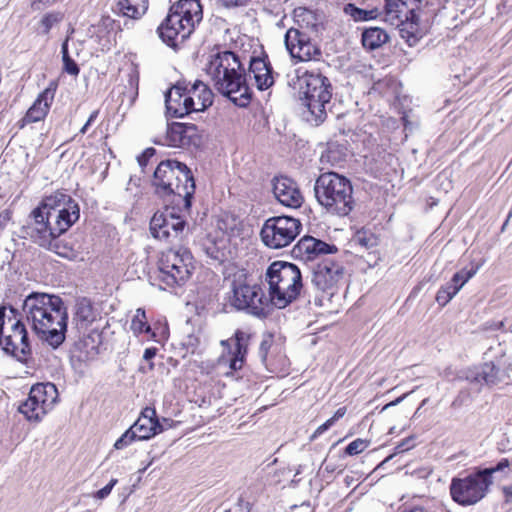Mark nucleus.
Instances as JSON below:
<instances>
[{
    "mask_svg": "<svg viewBox=\"0 0 512 512\" xmlns=\"http://www.w3.org/2000/svg\"><path fill=\"white\" fill-rule=\"evenodd\" d=\"M130 428L134 431L137 440H147L164 431V426L157 418L155 408L152 407H146Z\"/></svg>",
    "mask_w": 512,
    "mask_h": 512,
    "instance_id": "nucleus-25",
    "label": "nucleus"
},
{
    "mask_svg": "<svg viewBox=\"0 0 512 512\" xmlns=\"http://www.w3.org/2000/svg\"><path fill=\"white\" fill-rule=\"evenodd\" d=\"M194 270V258L183 247L170 248L162 252L158 262L156 279L161 289H174L183 286Z\"/></svg>",
    "mask_w": 512,
    "mask_h": 512,
    "instance_id": "nucleus-11",
    "label": "nucleus"
},
{
    "mask_svg": "<svg viewBox=\"0 0 512 512\" xmlns=\"http://www.w3.org/2000/svg\"><path fill=\"white\" fill-rule=\"evenodd\" d=\"M301 227L300 220L290 216L270 217L262 226L261 240L271 249H280L294 241Z\"/></svg>",
    "mask_w": 512,
    "mask_h": 512,
    "instance_id": "nucleus-14",
    "label": "nucleus"
},
{
    "mask_svg": "<svg viewBox=\"0 0 512 512\" xmlns=\"http://www.w3.org/2000/svg\"><path fill=\"white\" fill-rule=\"evenodd\" d=\"M273 194L280 204L288 208H299L304 202V197L297 183L286 176L274 178Z\"/></svg>",
    "mask_w": 512,
    "mask_h": 512,
    "instance_id": "nucleus-22",
    "label": "nucleus"
},
{
    "mask_svg": "<svg viewBox=\"0 0 512 512\" xmlns=\"http://www.w3.org/2000/svg\"><path fill=\"white\" fill-rule=\"evenodd\" d=\"M23 316L37 337L53 348L65 340L68 311L61 297L32 292L23 301Z\"/></svg>",
    "mask_w": 512,
    "mask_h": 512,
    "instance_id": "nucleus-1",
    "label": "nucleus"
},
{
    "mask_svg": "<svg viewBox=\"0 0 512 512\" xmlns=\"http://www.w3.org/2000/svg\"><path fill=\"white\" fill-rule=\"evenodd\" d=\"M345 276V267L341 261L325 257L313 269L311 282L321 291L322 297H315L316 306H323L324 300L330 301Z\"/></svg>",
    "mask_w": 512,
    "mask_h": 512,
    "instance_id": "nucleus-13",
    "label": "nucleus"
},
{
    "mask_svg": "<svg viewBox=\"0 0 512 512\" xmlns=\"http://www.w3.org/2000/svg\"><path fill=\"white\" fill-rule=\"evenodd\" d=\"M83 512H93V511H91V510H85V511H83Z\"/></svg>",
    "mask_w": 512,
    "mask_h": 512,
    "instance_id": "nucleus-64",
    "label": "nucleus"
},
{
    "mask_svg": "<svg viewBox=\"0 0 512 512\" xmlns=\"http://www.w3.org/2000/svg\"><path fill=\"white\" fill-rule=\"evenodd\" d=\"M58 390L51 382L37 383L30 389L28 398L19 406V412L28 421L39 422L54 407Z\"/></svg>",
    "mask_w": 512,
    "mask_h": 512,
    "instance_id": "nucleus-15",
    "label": "nucleus"
},
{
    "mask_svg": "<svg viewBox=\"0 0 512 512\" xmlns=\"http://www.w3.org/2000/svg\"><path fill=\"white\" fill-rule=\"evenodd\" d=\"M63 19V14L60 12H53L46 14L41 19V26L43 27L41 33L47 35L50 32V29L57 23H59Z\"/></svg>",
    "mask_w": 512,
    "mask_h": 512,
    "instance_id": "nucleus-37",
    "label": "nucleus"
},
{
    "mask_svg": "<svg viewBox=\"0 0 512 512\" xmlns=\"http://www.w3.org/2000/svg\"><path fill=\"white\" fill-rule=\"evenodd\" d=\"M61 54H62V60H65L66 57H70L68 52V39H66L61 46Z\"/></svg>",
    "mask_w": 512,
    "mask_h": 512,
    "instance_id": "nucleus-55",
    "label": "nucleus"
},
{
    "mask_svg": "<svg viewBox=\"0 0 512 512\" xmlns=\"http://www.w3.org/2000/svg\"><path fill=\"white\" fill-rule=\"evenodd\" d=\"M334 424H333V419H328L325 423H323L322 425H320L316 430L315 432L311 435V440H315L318 436H320L321 434H323L324 432H326L330 427H332Z\"/></svg>",
    "mask_w": 512,
    "mask_h": 512,
    "instance_id": "nucleus-47",
    "label": "nucleus"
},
{
    "mask_svg": "<svg viewBox=\"0 0 512 512\" xmlns=\"http://www.w3.org/2000/svg\"><path fill=\"white\" fill-rule=\"evenodd\" d=\"M137 437L134 433V431L129 428L114 444V447L116 449H123L124 447L128 446L130 443H132L134 440H136Z\"/></svg>",
    "mask_w": 512,
    "mask_h": 512,
    "instance_id": "nucleus-40",
    "label": "nucleus"
},
{
    "mask_svg": "<svg viewBox=\"0 0 512 512\" xmlns=\"http://www.w3.org/2000/svg\"><path fill=\"white\" fill-rule=\"evenodd\" d=\"M232 304L238 310L263 317L267 313L268 299L259 285L240 284L233 289Z\"/></svg>",
    "mask_w": 512,
    "mask_h": 512,
    "instance_id": "nucleus-17",
    "label": "nucleus"
},
{
    "mask_svg": "<svg viewBox=\"0 0 512 512\" xmlns=\"http://www.w3.org/2000/svg\"><path fill=\"white\" fill-rule=\"evenodd\" d=\"M186 222L172 209L157 211L150 221L151 235L161 241L172 243L182 239Z\"/></svg>",
    "mask_w": 512,
    "mask_h": 512,
    "instance_id": "nucleus-16",
    "label": "nucleus"
},
{
    "mask_svg": "<svg viewBox=\"0 0 512 512\" xmlns=\"http://www.w3.org/2000/svg\"><path fill=\"white\" fill-rule=\"evenodd\" d=\"M249 75L253 77L259 90H267L274 84L273 69L265 58H251Z\"/></svg>",
    "mask_w": 512,
    "mask_h": 512,
    "instance_id": "nucleus-28",
    "label": "nucleus"
},
{
    "mask_svg": "<svg viewBox=\"0 0 512 512\" xmlns=\"http://www.w3.org/2000/svg\"><path fill=\"white\" fill-rule=\"evenodd\" d=\"M153 185L159 195H173L184 202L185 209L191 207L195 182L185 164L176 160L161 161L154 171Z\"/></svg>",
    "mask_w": 512,
    "mask_h": 512,
    "instance_id": "nucleus-8",
    "label": "nucleus"
},
{
    "mask_svg": "<svg viewBox=\"0 0 512 512\" xmlns=\"http://www.w3.org/2000/svg\"><path fill=\"white\" fill-rule=\"evenodd\" d=\"M271 303L283 309L295 301L303 289L301 271L293 263L285 261L272 262L265 273Z\"/></svg>",
    "mask_w": 512,
    "mask_h": 512,
    "instance_id": "nucleus-9",
    "label": "nucleus"
},
{
    "mask_svg": "<svg viewBox=\"0 0 512 512\" xmlns=\"http://www.w3.org/2000/svg\"><path fill=\"white\" fill-rule=\"evenodd\" d=\"M206 72L220 94L240 107L249 104L251 91L246 82L245 68L234 52L223 51L211 56Z\"/></svg>",
    "mask_w": 512,
    "mask_h": 512,
    "instance_id": "nucleus-2",
    "label": "nucleus"
},
{
    "mask_svg": "<svg viewBox=\"0 0 512 512\" xmlns=\"http://www.w3.org/2000/svg\"><path fill=\"white\" fill-rule=\"evenodd\" d=\"M444 6L437 0H385L383 20L398 29L409 46H414L421 37L420 13L433 16Z\"/></svg>",
    "mask_w": 512,
    "mask_h": 512,
    "instance_id": "nucleus-4",
    "label": "nucleus"
},
{
    "mask_svg": "<svg viewBox=\"0 0 512 512\" xmlns=\"http://www.w3.org/2000/svg\"><path fill=\"white\" fill-rule=\"evenodd\" d=\"M344 12L351 16L355 21H366L375 17L374 10H363L351 3L344 6Z\"/></svg>",
    "mask_w": 512,
    "mask_h": 512,
    "instance_id": "nucleus-35",
    "label": "nucleus"
},
{
    "mask_svg": "<svg viewBox=\"0 0 512 512\" xmlns=\"http://www.w3.org/2000/svg\"><path fill=\"white\" fill-rule=\"evenodd\" d=\"M442 287H443L445 290H447L448 292H451V291H452V289L454 288V285H453L451 282H449V283H447L446 285H444V286H442Z\"/></svg>",
    "mask_w": 512,
    "mask_h": 512,
    "instance_id": "nucleus-59",
    "label": "nucleus"
},
{
    "mask_svg": "<svg viewBox=\"0 0 512 512\" xmlns=\"http://www.w3.org/2000/svg\"><path fill=\"white\" fill-rule=\"evenodd\" d=\"M156 353H157V348H155V347L146 348L144 351V354H143V359L146 361H150L151 359H153L155 357Z\"/></svg>",
    "mask_w": 512,
    "mask_h": 512,
    "instance_id": "nucleus-50",
    "label": "nucleus"
},
{
    "mask_svg": "<svg viewBox=\"0 0 512 512\" xmlns=\"http://www.w3.org/2000/svg\"><path fill=\"white\" fill-rule=\"evenodd\" d=\"M388 34L381 28L373 27L362 33V44L365 48L374 50L388 41Z\"/></svg>",
    "mask_w": 512,
    "mask_h": 512,
    "instance_id": "nucleus-32",
    "label": "nucleus"
},
{
    "mask_svg": "<svg viewBox=\"0 0 512 512\" xmlns=\"http://www.w3.org/2000/svg\"><path fill=\"white\" fill-rule=\"evenodd\" d=\"M411 439L410 438H407L405 440H403L401 443H399L397 446H396V452H403L405 450H408L410 449L411 445H409Z\"/></svg>",
    "mask_w": 512,
    "mask_h": 512,
    "instance_id": "nucleus-52",
    "label": "nucleus"
},
{
    "mask_svg": "<svg viewBox=\"0 0 512 512\" xmlns=\"http://www.w3.org/2000/svg\"><path fill=\"white\" fill-rule=\"evenodd\" d=\"M392 458V455L388 456L387 458H385L378 466L377 468H380L382 467L385 463H387L390 459Z\"/></svg>",
    "mask_w": 512,
    "mask_h": 512,
    "instance_id": "nucleus-60",
    "label": "nucleus"
},
{
    "mask_svg": "<svg viewBox=\"0 0 512 512\" xmlns=\"http://www.w3.org/2000/svg\"><path fill=\"white\" fill-rule=\"evenodd\" d=\"M65 232L66 231H57L56 227L48 228L45 233L47 235V237H45L46 239H41L40 237L42 234H37L36 231H27L26 234L39 246L53 251L63 258L74 259L77 252L70 244L59 239V237Z\"/></svg>",
    "mask_w": 512,
    "mask_h": 512,
    "instance_id": "nucleus-21",
    "label": "nucleus"
},
{
    "mask_svg": "<svg viewBox=\"0 0 512 512\" xmlns=\"http://www.w3.org/2000/svg\"><path fill=\"white\" fill-rule=\"evenodd\" d=\"M502 493L506 502L512 501V483L510 485L503 486Z\"/></svg>",
    "mask_w": 512,
    "mask_h": 512,
    "instance_id": "nucleus-51",
    "label": "nucleus"
},
{
    "mask_svg": "<svg viewBox=\"0 0 512 512\" xmlns=\"http://www.w3.org/2000/svg\"><path fill=\"white\" fill-rule=\"evenodd\" d=\"M285 46L292 58L299 61H310L320 55L319 48L299 29L290 28L285 34Z\"/></svg>",
    "mask_w": 512,
    "mask_h": 512,
    "instance_id": "nucleus-18",
    "label": "nucleus"
},
{
    "mask_svg": "<svg viewBox=\"0 0 512 512\" xmlns=\"http://www.w3.org/2000/svg\"><path fill=\"white\" fill-rule=\"evenodd\" d=\"M250 337L251 334L249 332L237 330L232 338L222 341V345L233 347V350H231L232 358L230 360V368L232 370L237 371L242 368Z\"/></svg>",
    "mask_w": 512,
    "mask_h": 512,
    "instance_id": "nucleus-27",
    "label": "nucleus"
},
{
    "mask_svg": "<svg viewBox=\"0 0 512 512\" xmlns=\"http://www.w3.org/2000/svg\"><path fill=\"white\" fill-rule=\"evenodd\" d=\"M88 130V127H86V123L84 124V126L80 129V133L81 134H85Z\"/></svg>",
    "mask_w": 512,
    "mask_h": 512,
    "instance_id": "nucleus-61",
    "label": "nucleus"
},
{
    "mask_svg": "<svg viewBox=\"0 0 512 512\" xmlns=\"http://www.w3.org/2000/svg\"><path fill=\"white\" fill-rule=\"evenodd\" d=\"M454 3L457 6V10L463 13L466 9L473 7L476 0H454Z\"/></svg>",
    "mask_w": 512,
    "mask_h": 512,
    "instance_id": "nucleus-49",
    "label": "nucleus"
},
{
    "mask_svg": "<svg viewBox=\"0 0 512 512\" xmlns=\"http://www.w3.org/2000/svg\"><path fill=\"white\" fill-rule=\"evenodd\" d=\"M345 414H346V408L340 407L339 409H337L335 414L330 419H333V424H335V422L337 420H339L340 418H342Z\"/></svg>",
    "mask_w": 512,
    "mask_h": 512,
    "instance_id": "nucleus-53",
    "label": "nucleus"
},
{
    "mask_svg": "<svg viewBox=\"0 0 512 512\" xmlns=\"http://www.w3.org/2000/svg\"><path fill=\"white\" fill-rule=\"evenodd\" d=\"M3 225V221H2V216L0 215V228L2 227Z\"/></svg>",
    "mask_w": 512,
    "mask_h": 512,
    "instance_id": "nucleus-62",
    "label": "nucleus"
},
{
    "mask_svg": "<svg viewBox=\"0 0 512 512\" xmlns=\"http://www.w3.org/2000/svg\"><path fill=\"white\" fill-rule=\"evenodd\" d=\"M224 512H233L232 508L231 509H226Z\"/></svg>",
    "mask_w": 512,
    "mask_h": 512,
    "instance_id": "nucleus-63",
    "label": "nucleus"
},
{
    "mask_svg": "<svg viewBox=\"0 0 512 512\" xmlns=\"http://www.w3.org/2000/svg\"><path fill=\"white\" fill-rule=\"evenodd\" d=\"M80 216L78 203L63 191H55L45 196L40 205L32 210L26 226L27 231H36L46 239L48 228L67 231Z\"/></svg>",
    "mask_w": 512,
    "mask_h": 512,
    "instance_id": "nucleus-3",
    "label": "nucleus"
},
{
    "mask_svg": "<svg viewBox=\"0 0 512 512\" xmlns=\"http://www.w3.org/2000/svg\"><path fill=\"white\" fill-rule=\"evenodd\" d=\"M355 246H359L365 250H373L379 245L378 236L370 230H359L353 237Z\"/></svg>",
    "mask_w": 512,
    "mask_h": 512,
    "instance_id": "nucleus-34",
    "label": "nucleus"
},
{
    "mask_svg": "<svg viewBox=\"0 0 512 512\" xmlns=\"http://www.w3.org/2000/svg\"><path fill=\"white\" fill-rule=\"evenodd\" d=\"M160 423L164 426V430H165L168 427H172L173 420L168 419V418H163L162 421H160Z\"/></svg>",
    "mask_w": 512,
    "mask_h": 512,
    "instance_id": "nucleus-58",
    "label": "nucleus"
},
{
    "mask_svg": "<svg viewBox=\"0 0 512 512\" xmlns=\"http://www.w3.org/2000/svg\"><path fill=\"white\" fill-rule=\"evenodd\" d=\"M314 192L318 203L331 214L346 216L354 208L350 181L335 172L321 174L316 179Z\"/></svg>",
    "mask_w": 512,
    "mask_h": 512,
    "instance_id": "nucleus-10",
    "label": "nucleus"
},
{
    "mask_svg": "<svg viewBox=\"0 0 512 512\" xmlns=\"http://www.w3.org/2000/svg\"><path fill=\"white\" fill-rule=\"evenodd\" d=\"M187 96L194 98L195 112L204 111L213 103L212 90L202 81L196 80L193 84L186 82Z\"/></svg>",
    "mask_w": 512,
    "mask_h": 512,
    "instance_id": "nucleus-29",
    "label": "nucleus"
},
{
    "mask_svg": "<svg viewBox=\"0 0 512 512\" xmlns=\"http://www.w3.org/2000/svg\"><path fill=\"white\" fill-rule=\"evenodd\" d=\"M466 378L480 385H497L505 382L510 377L507 369L501 368L499 363L490 361L469 369Z\"/></svg>",
    "mask_w": 512,
    "mask_h": 512,
    "instance_id": "nucleus-23",
    "label": "nucleus"
},
{
    "mask_svg": "<svg viewBox=\"0 0 512 512\" xmlns=\"http://www.w3.org/2000/svg\"><path fill=\"white\" fill-rule=\"evenodd\" d=\"M74 319L81 329H86L95 320L93 306L89 299L81 298L76 302Z\"/></svg>",
    "mask_w": 512,
    "mask_h": 512,
    "instance_id": "nucleus-30",
    "label": "nucleus"
},
{
    "mask_svg": "<svg viewBox=\"0 0 512 512\" xmlns=\"http://www.w3.org/2000/svg\"><path fill=\"white\" fill-rule=\"evenodd\" d=\"M272 342L273 341H272L271 337H267L262 340L260 347H259V356H260L262 362L266 361L268 351L272 346Z\"/></svg>",
    "mask_w": 512,
    "mask_h": 512,
    "instance_id": "nucleus-44",
    "label": "nucleus"
},
{
    "mask_svg": "<svg viewBox=\"0 0 512 512\" xmlns=\"http://www.w3.org/2000/svg\"><path fill=\"white\" fill-rule=\"evenodd\" d=\"M201 136L198 127L192 123L174 122L167 126L164 144L175 148L198 146Z\"/></svg>",
    "mask_w": 512,
    "mask_h": 512,
    "instance_id": "nucleus-19",
    "label": "nucleus"
},
{
    "mask_svg": "<svg viewBox=\"0 0 512 512\" xmlns=\"http://www.w3.org/2000/svg\"><path fill=\"white\" fill-rule=\"evenodd\" d=\"M117 479H111L110 482L104 486L102 489L98 490L95 494L97 499H105L112 491L113 487L116 485Z\"/></svg>",
    "mask_w": 512,
    "mask_h": 512,
    "instance_id": "nucleus-45",
    "label": "nucleus"
},
{
    "mask_svg": "<svg viewBox=\"0 0 512 512\" xmlns=\"http://www.w3.org/2000/svg\"><path fill=\"white\" fill-rule=\"evenodd\" d=\"M232 510L233 512H250L251 504L249 501H246L242 496H240Z\"/></svg>",
    "mask_w": 512,
    "mask_h": 512,
    "instance_id": "nucleus-46",
    "label": "nucleus"
},
{
    "mask_svg": "<svg viewBox=\"0 0 512 512\" xmlns=\"http://www.w3.org/2000/svg\"><path fill=\"white\" fill-rule=\"evenodd\" d=\"M12 316H7V308L0 306V349L20 362H25L31 354V346L25 324L17 319L18 311L10 307Z\"/></svg>",
    "mask_w": 512,
    "mask_h": 512,
    "instance_id": "nucleus-12",
    "label": "nucleus"
},
{
    "mask_svg": "<svg viewBox=\"0 0 512 512\" xmlns=\"http://www.w3.org/2000/svg\"><path fill=\"white\" fill-rule=\"evenodd\" d=\"M509 468V459L502 458L495 466L477 468L464 477H454L449 487L452 500L464 507L479 503L493 485V475Z\"/></svg>",
    "mask_w": 512,
    "mask_h": 512,
    "instance_id": "nucleus-7",
    "label": "nucleus"
},
{
    "mask_svg": "<svg viewBox=\"0 0 512 512\" xmlns=\"http://www.w3.org/2000/svg\"><path fill=\"white\" fill-rule=\"evenodd\" d=\"M476 274V269H462L455 273L451 279V283L454 285V290L458 293L460 289Z\"/></svg>",
    "mask_w": 512,
    "mask_h": 512,
    "instance_id": "nucleus-36",
    "label": "nucleus"
},
{
    "mask_svg": "<svg viewBox=\"0 0 512 512\" xmlns=\"http://www.w3.org/2000/svg\"><path fill=\"white\" fill-rule=\"evenodd\" d=\"M129 84H130L132 89L135 88L137 90V87H138V76L135 75V74H130L129 75Z\"/></svg>",
    "mask_w": 512,
    "mask_h": 512,
    "instance_id": "nucleus-56",
    "label": "nucleus"
},
{
    "mask_svg": "<svg viewBox=\"0 0 512 512\" xmlns=\"http://www.w3.org/2000/svg\"><path fill=\"white\" fill-rule=\"evenodd\" d=\"M97 117H98V110H95L90 114L88 120L86 121V127H89L96 120Z\"/></svg>",
    "mask_w": 512,
    "mask_h": 512,
    "instance_id": "nucleus-57",
    "label": "nucleus"
},
{
    "mask_svg": "<svg viewBox=\"0 0 512 512\" xmlns=\"http://www.w3.org/2000/svg\"><path fill=\"white\" fill-rule=\"evenodd\" d=\"M295 88L301 104L306 108L303 116L313 126L321 125L327 118V105L332 98L330 80L314 71H306L297 76Z\"/></svg>",
    "mask_w": 512,
    "mask_h": 512,
    "instance_id": "nucleus-5",
    "label": "nucleus"
},
{
    "mask_svg": "<svg viewBox=\"0 0 512 512\" xmlns=\"http://www.w3.org/2000/svg\"><path fill=\"white\" fill-rule=\"evenodd\" d=\"M155 153L156 150L152 147L145 149L143 153L137 158L139 165L142 168L146 167L149 160L155 155Z\"/></svg>",
    "mask_w": 512,
    "mask_h": 512,
    "instance_id": "nucleus-43",
    "label": "nucleus"
},
{
    "mask_svg": "<svg viewBox=\"0 0 512 512\" xmlns=\"http://www.w3.org/2000/svg\"><path fill=\"white\" fill-rule=\"evenodd\" d=\"M294 16L298 22H300V21L305 22L307 26L315 25V23H314L315 15H314L313 11H311L307 8L299 7L297 9H295Z\"/></svg>",
    "mask_w": 512,
    "mask_h": 512,
    "instance_id": "nucleus-39",
    "label": "nucleus"
},
{
    "mask_svg": "<svg viewBox=\"0 0 512 512\" xmlns=\"http://www.w3.org/2000/svg\"><path fill=\"white\" fill-rule=\"evenodd\" d=\"M409 394H410V392H409V393H405V394H403L402 396L398 397V398H397V399H395L394 401H391L390 403L386 404V405L384 406V408H383V409H387V408H389V407H392V406H396V405H398V404H399V403H401V402H402V401H403V400H404V399H405Z\"/></svg>",
    "mask_w": 512,
    "mask_h": 512,
    "instance_id": "nucleus-54",
    "label": "nucleus"
},
{
    "mask_svg": "<svg viewBox=\"0 0 512 512\" xmlns=\"http://www.w3.org/2000/svg\"><path fill=\"white\" fill-rule=\"evenodd\" d=\"M456 294L457 292L454 289H452L451 292H448L441 287L436 294V302L443 307L448 304Z\"/></svg>",
    "mask_w": 512,
    "mask_h": 512,
    "instance_id": "nucleus-41",
    "label": "nucleus"
},
{
    "mask_svg": "<svg viewBox=\"0 0 512 512\" xmlns=\"http://www.w3.org/2000/svg\"><path fill=\"white\" fill-rule=\"evenodd\" d=\"M165 104L171 117L182 118L195 112L194 98L187 96L186 81H178L166 94Z\"/></svg>",
    "mask_w": 512,
    "mask_h": 512,
    "instance_id": "nucleus-20",
    "label": "nucleus"
},
{
    "mask_svg": "<svg viewBox=\"0 0 512 512\" xmlns=\"http://www.w3.org/2000/svg\"><path fill=\"white\" fill-rule=\"evenodd\" d=\"M202 18L203 9L199 0H179L171 6L157 32L168 46L177 47L189 38Z\"/></svg>",
    "mask_w": 512,
    "mask_h": 512,
    "instance_id": "nucleus-6",
    "label": "nucleus"
},
{
    "mask_svg": "<svg viewBox=\"0 0 512 512\" xmlns=\"http://www.w3.org/2000/svg\"><path fill=\"white\" fill-rule=\"evenodd\" d=\"M130 329L134 335L147 334L148 338H154L155 333L152 331L151 326L147 321L146 312L142 308H138L131 320Z\"/></svg>",
    "mask_w": 512,
    "mask_h": 512,
    "instance_id": "nucleus-33",
    "label": "nucleus"
},
{
    "mask_svg": "<svg viewBox=\"0 0 512 512\" xmlns=\"http://www.w3.org/2000/svg\"><path fill=\"white\" fill-rule=\"evenodd\" d=\"M338 251L335 245H330L312 236L302 237L294 246L292 253L295 257L309 261L320 255L334 254Z\"/></svg>",
    "mask_w": 512,
    "mask_h": 512,
    "instance_id": "nucleus-24",
    "label": "nucleus"
},
{
    "mask_svg": "<svg viewBox=\"0 0 512 512\" xmlns=\"http://www.w3.org/2000/svg\"><path fill=\"white\" fill-rule=\"evenodd\" d=\"M250 0H219L225 8H236L245 6Z\"/></svg>",
    "mask_w": 512,
    "mask_h": 512,
    "instance_id": "nucleus-48",
    "label": "nucleus"
},
{
    "mask_svg": "<svg viewBox=\"0 0 512 512\" xmlns=\"http://www.w3.org/2000/svg\"><path fill=\"white\" fill-rule=\"evenodd\" d=\"M148 0H118L119 11L131 19L141 18L148 10Z\"/></svg>",
    "mask_w": 512,
    "mask_h": 512,
    "instance_id": "nucleus-31",
    "label": "nucleus"
},
{
    "mask_svg": "<svg viewBox=\"0 0 512 512\" xmlns=\"http://www.w3.org/2000/svg\"><path fill=\"white\" fill-rule=\"evenodd\" d=\"M63 70L72 76H77L80 72L77 63L71 57H66L63 60Z\"/></svg>",
    "mask_w": 512,
    "mask_h": 512,
    "instance_id": "nucleus-42",
    "label": "nucleus"
},
{
    "mask_svg": "<svg viewBox=\"0 0 512 512\" xmlns=\"http://www.w3.org/2000/svg\"><path fill=\"white\" fill-rule=\"evenodd\" d=\"M369 446V441L357 438L347 445L345 453L350 456L357 455L363 452Z\"/></svg>",
    "mask_w": 512,
    "mask_h": 512,
    "instance_id": "nucleus-38",
    "label": "nucleus"
},
{
    "mask_svg": "<svg viewBox=\"0 0 512 512\" xmlns=\"http://www.w3.org/2000/svg\"><path fill=\"white\" fill-rule=\"evenodd\" d=\"M55 90L56 87H52L51 84L39 94L33 105L28 109L25 116L21 120V127H23L25 124L41 121L46 117L54 100Z\"/></svg>",
    "mask_w": 512,
    "mask_h": 512,
    "instance_id": "nucleus-26",
    "label": "nucleus"
}]
</instances>
